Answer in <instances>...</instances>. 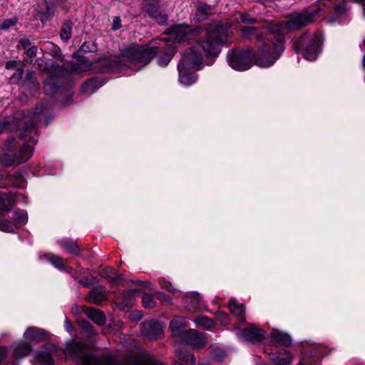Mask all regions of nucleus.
I'll list each match as a JSON object with an SVG mask.
<instances>
[{"instance_id":"nucleus-43","label":"nucleus","mask_w":365,"mask_h":365,"mask_svg":"<svg viewBox=\"0 0 365 365\" xmlns=\"http://www.w3.org/2000/svg\"><path fill=\"white\" fill-rule=\"evenodd\" d=\"M37 53V47L36 46H32L26 48V54L29 58H34L36 56Z\"/></svg>"},{"instance_id":"nucleus-48","label":"nucleus","mask_w":365,"mask_h":365,"mask_svg":"<svg viewBox=\"0 0 365 365\" xmlns=\"http://www.w3.org/2000/svg\"><path fill=\"white\" fill-rule=\"evenodd\" d=\"M6 69H16L17 68V62L16 61H8L6 63Z\"/></svg>"},{"instance_id":"nucleus-2","label":"nucleus","mask_w":365,"mask_h":365,"mask_svg":"<svg viewBox=\"0 0 365 365\" xmlns=\"http://www.w3.org/2000/svg\"><path fill=\"white\" fill-rule=\"evenodd\" d=\"M156 54L155 47L132 44L121 50L120 55L115 57V63L118 68L133 66V69L138 71L147 66Z\"/></svg>"},{"instance_id":"nucleus-28","label":"nucleus","mask_w":365,"mask_h":365,"mask_svg":"<svg viewBox=\"0 0 365 365\" xmlns=\"http://www.w3.org/2000/svg\"><path fill=\"white\" fill-rule=\"evenodd\" d=\"M193 322L197 327L204 329H210L215 326L213 320L205 316H198Z\"/></svg>"},{"instance_id":"nucleus-47","label":"nucleus","mask_w":365,"mask_h":365,"mask_svg":"<svg viewBox=\"0 0 365 365\" xmlns=\"http://www.w3.org/2000/svg\"><path fill=\"white\" fill-rule=\"evenodd\" d=\"M78 282L85 287H88L92 284L91 279L88 277L80 279Z\"/></svg>"},{"instance_id":"nucleus-23","label":"nucleus","mask_w":365,"mask_h":365,"mask_svg":"<svg viewBox=\"0 0 365 365\" xmlns=\"http://www.w3.org/2000/svg\"><path fill=\"white\" fill-rule=\"evenodd\" d=\"M228 307L232 313L237 317L239 322L242 323L245 321V307L243 304H238L235 299H231Z\"/></svg>"},{"instance_id":"nucleus-42","label":"nucleus","mask_w":365,"mask_h":365,"mask_svg":"<svg viewBox=\"0 0 365 365\" xmlns=\"http://www.w3.org/2000/svg\"><path fill=\"white\" fill-rule=\"evenodd\" d=\"M216 317L217 318V319L223 324V325H226L227 324H228V322H229V316L225 313V312H218L217 314H216Z\"/></svg>"},{"instance_id":"nucleus-54","label":"nucleus","mask_w":365,"mask_h":365,"mask_svg":"<svg viewBox=\"0 0 365 365\" xmlns=\"http://www.w3.org/2000/svg\"><path fill=\"white\" fill-rule=\"evenodd\" d=\"M46 10L48 17L51 16L53 14V11H51L48 6H46Z\"/></svg>"},{"instance_id":"nucleus-8","label":"nucleus","mask_w":365,"mask_h":365,"mask_svg":"<svg viewBox=\"0 0 365 365\" xmlns=\"http://www.w3.org/2000/svg\"><path fill=\"white\" fill-rule=\"evenodd\" d=\"M253 59L255 60V53L253 52L252 48L247 50L232 49L228 51L227 54L229 66L239 71L250 68Z\"/></svg>"},{"instance_id":"nucleus-3","label":"nucleus","mask_w":365,"mask_h":365,"mask_svg":"<svg viewBox=\"0 0 365 365\" xmlns=\"http://www.w3.org/2000/svg\"><path fill=\"white\" fill-rule=\"evenodd\" d=\"M230 28L223 26L207 32L200 45L207 57H216L220 53L221 46L228 43Z\"/></svg>"},{"instance_id":"nucleus-21","label":"nucleus","mask_w":365,"mask_h":365,"mask_svg":"<svg viewBox=\"0 0 365 365\" xmlns=\"http://www.w3.org/2000/svg\"><path fill=\"white\" fill-rule=\"evenodd\" d=\"M14 350V356L15 358L24 357L29 354L31 351V346L27 342L18 341L12 345Z\"/></svg>"},{"instance_id":"nucleus-24","label":"nucleus","mask_w":365,"mask_h":365,"mask_svg":"<svg viewBox=\"0 0 365 365\" xmlns=\"http://www.w3.org/2000/svg\"><path fill=\"white\" fill-rule=\"evenodd\" d=\"M104 83V81H98L96 79H91L82 85L81 91L83 93L92 94Z\"/></svg>"},{"instance_id":"nucleus-38","label":"nucleus","mask_w":365,"mask_h":365,"mask_svg":"<svg viewBox=\"0 0 365 365\" xmlns=\"http://www.w3.org/2000/svg\"><path fill=\"white\" fill-rule=\"evenodd\" d=\"M225 356V351L220 348L214 349L212 351V357L217 361H222Z\"/></svg>"},{"instance_id":"nucleus-6","label":"nucleus","mask_w":365,"mask_h":365,"mask_svg":"<svg viewBox=\"0 0 365 365\" xmlns=\"http://www.w3.org/2000/svg\"><path fill=\"white\" fill-rule=\"evenodd\" d=\"M270 336L274 346L266 349L264 352L272 356L271 359L275 365H289L292 360V356L289 351L284 350L283 352L277 351V354H272V351L276 350L278 346H289L292 343L290 336L279 330H274Z\"/></svg>"},{"instance_id":"nucleus-17","label":"nucleus","mask_w":365,"mask_h":365,"mask_svg":"<svg viewBox=\"0 0 365 365\" xmlns=\"http://www.w3.org/2000/svg\"><path fill=\"white\" fill-rule=\"evenodd\" d=\"M183 305L190 312H195L200 309L201 299L197 292H189L184 297Z\"/></svg>"},{"instance_id":"nucleus-5","label":"nucleus","mask_w":365,"mask_h":365,"mask_svg":"<svg viewBox=\"0 0 365 365\" xmlns=\"http://www.w3.org/2000/svg\"><path fill=\"white\" fill-rule=\"evenodd\" d=\"M85 345L82 343H74L70 349V354L78 357V365H133L134 362H118L110 354H105L98 357L92 354H86Z\"/></svg>"},{"instance_id":"nucleus-40","label":"nucleus","mask_w":365,"mask_h":365,"mask_svg":"<svg viewBox=\"0 0 365 365\" xmlns=\"http://www.w3.org/2000/svg\"><path fill=\"white\" fill-rule=\"evenodd\" d=\"M155 297L159 299L161 302L165 303V304H170L171 303V299L170 297L166 295L165 293L161 292H155Z\"/></svg>"},{"instance_id":"nucleus-49","label":"nucleus","mask_w":365,"mask_h":365,"mask_svg":"<svg viewBox=\"0 0 365 365\" xmlns=\"http://www.w3.org/2000/svg\"><path fill=\"white\" fill-rule=\"evenodd\" d=\"M8 353L7 348L6 346L0 347V362H1L5 357L6 356Z\"/></svg>"},{"instance_id":"nucleus-61","label":"nucleus","mask_w":365,"mask_h":365,"mask_svg":"<svg viewBox=\"0 0 365 365\" xmlns=\"http://www.w3.org/2000/svg\"><path fill=\"white\" fill-rule=\"evenodd\" d=\"M108 269H109V270H110V271H112V270H113V269H112V268H107V269H106V271H107V270H108Z\"/></svg>"},{"instance_id":"nucleus-39","label":"nucleus","mask_w":365,"mask_h":365,"mask_svg":"<svg viewBox=\"0 0 365 365\" xmlns=\"http://www.w3.org/2000/svg\"><path fill=\"white\" fill-rule=\"evenodd\" d=\"M16 22L17 19L16 18L6 19L0 25V29L4 31L8 30L11 26H14Z\"/></svg>"},{"instance_id":"nucleus-52","label":"nucleus","mask_w":365,"mask_h":365,"mask_svg":"<svg viewBox=\"0 0 365 365\" xmlns=\"http://www.w3.org/2000/svg\"><path fill=\"white\" fill-rule=\"evenodd\" d=\"M81 50H82L83 51H87L88 49V43L86 42L83 43L82 44V46H81Z\"/></svg>"},{"instance_id":"nucleus-59","label":"nucleus","mask_w":365,"mask_h":365,"mask_svg":"<svg viewBox=\"0 0 365 365\" xmlns=\"http://www.w3.org/2000/svg\"><path fill=\"white\" fill-rule=\"evenodd\" d=\"M298 365H305L303 362H299Z\"/></svg>"},{"instance_id":"nucleus-57","label":"nucleus","mask_w":365,"mask_h":365,"mask_svg":"<svg viewBox=\"0 0 365 365\" xmlns=\"http://www.w3.org/2000/svg\"><path fill=\"white\" fill-rule=\"evenodd\" d=\"M198 365H209V364L204 363L203 361H199Z\"/></svg>"},{"instance_id":"nucleus-60","label":"nucleus","mask_w":365,"mask_h":365,"mask_svg":"<svg viewBox=\"0 0 365 365\" xmlns=\"http://www.w3.org/2000/svg\"><path fill=\"white\" fill-rule=\"evenodd\" d=\"M48 18L46 16L44 19H41V21H43L45 19H47Z\"/></svg>"},{"instance_id":"nucleus-16","label":"nucleus","mask_w":365,"mask_h":365,"mask_svg":"<svg viewBox=\"0 0 365 365\" xmlns=\"http://www.w3.org/2000/svg\"><path fill=\"white\" fill-rule=\"evenodd\" d=\"M56 351V346L52 344H47L43 346V349L36 352V359L43 365H53L52 356Z\"/></svg>"},{"instance_id":"nucleus-51","label":"nucleus","mask_w":365,"mask_h":365,"mask_svg":"<svg viewBox=\"0 0 365 365\" xmlns=\"http://www.w3.org/2000/svg\"><path fill=\"white\" fill-rule=\"evenodd\" d=\"M65 329L69 333H71L73 329L72 324L68 321L67 318H66L65 320Z\"/></svg>"},{"instance_id":"nucleus-12","label":"nucleus","mask_w":365,"mask_h":365,"mask_svg":"<svg viewBox=\"0 0 365 365\" xmlns=\"http://www.w3.org/2000/svg\"><path fill=\"white\" fill-rule=\"evenodd\" d=\"M198 34V31L192 29L185 25H178L173 27L170 31V38L175 42L180 43L181 41L190 40L191 38Z\"/></svg>"},{"instance_id":"nucleus-37","label":"nucleus","mask_w":365,"mask_h":365,"mask_svg":"<svg viewBox=\"0 0 365 365\" xmlns=\"http://www.w3.org/2000/svg\"><path fill=\"white\" fill-rule=\"evenodd\" d=\"M239 20L241 23L247 24H255L257 22V20L247 13H240Z\"/></svg>"},{"instance_id":"nucleus-31","label":"nucleus","mask_w":365,"mask_h":365,"mask_svg":"<svg viewBox=\"0 0 365 365\" xmlns=\"http://www.w3.org/2000/svg\"><path fill=\"white\" fill-rule=\"evenodd\" d=\"M28 220L27 212L24 210H16L14 212V224L16 227V224H25Z\"/></svg>"},{"instance_id":"nucleus-53","label":"nucleus","mask_w":365,"mask_h":365,"mask_svg":"<svg viewBox=\"0 0 365 365\" xmlns=\"http://www.w3.org/2000/svg\"><path fill=\"white\" fill-rule=\"evenodd\" d=\"M82 326L83 327V328L88 329V327H90V324L88 322H82Z\"/></svg>"},{"instance_id":"nucleus-22","label":"nucleus","mask_w":365,"mask_h":365,"mask_svg":"<svg viewBox=\"0 0 365 365\" xmlns=\"http://www.w3.org/2000/svg\"><path fill=\"white\" fill-rule=\"evenodd\" d=\"M187 326V320L182 317H174L170 322V328L174 335L182 334L181 330Z\"/></svg>"},{"instance_id":"nucleus-33","label":"nucleus","mask_w":365,"mask_h":365,"mask_svg":"<svg viewBox=\"0 0 365 365\" xmlns=\"http://www.w3.org/2000/svg\"><path fill=\"white\" fill-rule=\"evenodd\" d=\"M158 283L162 289L167 290L170 293L175 294L178 291L170 282L164 278H159Z\"/></svg>"},{"instance_id":"nucleus-62","label":"nucleus","mask_w":365,"mask_h":365,"mask_svg":"<svg viewBox=\"0 0 365 365\" xmlns=\"http://www.w3.org/2000/svg\"><path fill=\"white\" fill-rule=\"evenodd\" d=\"M258 365H266V364H264V363H260V364H259Z\"/></svg>"},{"instance_id":"nucleus-25","label":"nucleus","mask_w":365,"mask_h":365,"mask_svg":"<svg viewBox=\"0 0 365 365\" xmlns=\"http://www.w3.org/2000/svg\"><path fill=\"white\" fill-rule=\"evenodd\" d=\"M213 14L212 8L210 5L204 3L198 2L197 5V15L198 21H203L209 15Z\"/></svg>"},{"instance_id":"nucleus-32","label":"nucleus","mask_w":365,"mask_h":365,"mask_svg":"<svg viewBox=\"0 0 365 365\" xmlns=\"http://www.w3.org/2000/svg\"><path fill=\"white\" fill-rule=\"evenodd\" d=\"M174 55V53L170 51H168L159 58H157V63L160 66H166L168 65L169 62L171 61Z\"/></svg>"},{"instance_id":"nucleus-29","label":"nucleus","mask_w":365,"mask_h":365,"mask_svg":"<svg viewBox=\"0 0 365 365\" xmlns=\"http://www.w3.org/2000/svg\"><path fill=\"white\" fill-rule=\"evenodd\" d=\"M59 245L68 253L78 255L80 249L78 246L76 242L73 240H62L59 242Z\"/></svg>"},{"instance_id":"nucleus-4","label":"nucleus","mask_w":365,"mask_h":365,"mask_svg":"<svg viewBox=\"0 0 365 365\" xmlns=\"http://www.w3.org/2000/svg\"><path fill=\"white\" fill-rule=\"evenodd\" d=\"M322 38L320 34L305 33L300 38L293 42L292 48L296 53H302L307 61L317 59Z\"/></svg>"},{"instance_id":"nucleus-9","label":"nucleus","mask_w":365,"mask_h":365,"mask_svg":"<svg viewBox=\"0 0 365 365\" xmlns=\"http://www.w3.org/2000/svg\"><path fill=\"white\" fill-rule=\"evenodd\" d=\"M38 69L48 75V78L44 81L43 90L46 95H52L58 92L59 87L56 82V77L62 72V68L53 61L38 63Z\"/></svg>"},{"instance_id":"nucleus-14","label":"nucleus","mask_w":365,"mask_h":365,"mask_svg":"<svg viewBox=\"0 0 365 365\" xmlns=\"http://www.w3.org/2000/svg\"><path fill=\"white\" fill-rule=\"evenodd\" d=\"M146 3L144 5L145 11L150 17L154 19L158 24H167L168 17L165 14L159 11L158 2L155 0H144Z\"/></svg>"},{"instance_id":"nucleus-13","label":"nucleus","mask_w":365,"mask_h":365,"mask_svg":"<svg viewBox=\"0 0 365 365\" xmlns=\"http://www.w3.org/2000/svg\"><path fill=\"white\" fill-rule=\"evenodd\" d=\"M182 341L191 346L194 349H200L203 347L207 342L205 335L202 333L192 329L183 332Z\"/></svg>"},{"instance_id":"nucleus-50","label":"nucleus","mask_w":365,"mask_h":365,"mask_svg":"<svg viewBox=\"0 0 365 365\" xmlns=\"http://www.w3.org/2000/svg\"><path fill=\"white\" fill-rule=\"evenodd\" d=\"M130 317L132 319L140 320L142 318V314L140 311H134L131 314Z\"/></svg>"},{"instance_id":"nucleus-10","label":"nucleus","mask_w":365,"mask_h":365,"mask_svg":"<svg viewBox=\"0 0 365 365\" xmlns=\"http://www.w3.org/2000/svg\"><path fill=\"white\" fill-rule=\"evenodd\" d=\"M14 205V200L13 196L0 192V230L4 232H14L16 230V226L3 217V214L9 212Z\"/></svg>"},{"instance_id":"nucleus-36","label":"nucleus","mask_w":365,"mask_h":365,"mask_svg":"<svg viewBox=\"0 0 365 365\" xmlns=\"http://www.w3.org/2000/svg\"><path fill=\"white\" fill-rule=\"evenodd\" d=\"M24 73V70L21 68H18L16 69L15 72L12 74V76L9 78L10 83L18 84L22 78Z\"/></svg>"},{"instance_id":"nucleus-11","label":"nucleus","mask_w":365,"mask_h":365,"mask_svg":"<svg viewBox=\"0 0 365 365\" xmlns=\"http://www.w3.org/2000/svg\"><path fill=\"white\" fill-rule=\"evenodd\" d=\"M265 334L263 329L250 324L247 328L239 330L237 335L243 341L259 342L264 338Z\"/></svg>"},{"instance_id":"nucleus-63","label":"nucleus","mask_w":365,"mask_h":365,"mask_svg":"<svg viewBox=\"0 0 365 365\" xmlns=\"http://www.w3.org/2000/svg\"><path fill=\"white\" fill-rule=\"evenodd\" d=\"M11 365H16V364H14V363H12V364H11Z\"/></svg>"},{"instance_id":"nucleus-1","label":"nucleus","mask_w":365,"mask_h":365,"mask_svg":"<svg viewBox=\"0 0 365 365\" xmlns=\"http://www.w3.org/2000/svg\"><path fill=\"white\" fill-rule=\"evenodd\" d=\"M43 110L44 105L39 104L31 115H25L24 112L19 111L15 116L0 118V133L6 130L17 129L24 125L20 133V138L24 141V145L20 149L16 151V139L13 137H9L4 144L5 153L0 155V163L4 166L19 165L32 156L38 139L36 125L38 115Z\"/></svg>"},{"instance_id":"nucleus-55","label":"nucleus","mask_w":365,"mask_h":365,"mask_svg":"<svg viewBox=\"0 0 365 365\" xmlns=\"http://www.w3.org/2000/svg\"><path fill=\"white\" fill-rule=\"evenodd\" d=\"M144 285H145L146 287H148V288H150V287H150V283L149 282H148V281H146V282H144Z\"/></svg>"},{"instance_id":"nucleus-7","label":"nucleus","mask_w":365,"mask_h":365,"mask_svg":"<svg viewBox=\"0 0 365 365\" xmlns=\"http://www.w3.org/2000/svg\"><path fill=\"white\" fill-rule=\"evenodd\" d=\"M202 56L193 48L187 49L182 55L181 61L178 65V70L179 72V81L181 84L189 86L196 82L197 76L192 75L190 76V81H186L183 74L185 68H190L193 69L200 70L202 68Z\"/></svg>"},{"instance_id":"nucleus-18","label":"nucleus","mask_w":365,"mask_h":365,"mask_svg":"<svg viewBox=\"0 0 365 365\" xmlns=\"http://www.w3.org/2000/svg\"><path fill=\"white\" fill-rule=\"evenodd\" d=\"M24 337L29 342L37 344L44 340L46 337V331L41 329L29 327L25 331Z\"/></svg>"},{"instance_id":"nucleus-15","label":"nucleus","mask_w":365,"mask_h":365,"mask_svg":"<svg viewBox=\"0 0 365 365\" xmlns=\"http://www.w3.org/2000/svg\"><path fill=\"white\" fill-rule=\"evenodd\" d=\"M141 334L149 339H155L163 333V327L157 321L144 322L141 326Z\"/></svg>"},{"instance_id":"nucleus-30","label":"nucleus","mask_w":365,"mask_h":365,"mask_svg":"<svg viewBox=\"0 0 365 365\" xmlns=\"http://www.w3.org/2000/svg\"><path fill=\"white\" fill-rule=\"evenodd\" d=\"M73 24L71 21H66L61 31V37L63 41H68L71 37Z\"/></svg>"},{"instance_id":"nucleus-34","label":"nucleus","mask_w":365,"mask_h":365,"mask_svg":"<svg viewBox=\"0 0 365 365\" xmlns=\"http://www.w3.org/2000/svg\"><path fill=\"white\" fill-rule=\"evenodd\" d=\"M48 261L53 267H55L56 268H57L58 269H63L65 268V265H64L63 259L58 256L51 255L48 258Z\"/></svg>"},{"instance_id":"nucleus-46","label":"nucleus","mask_w":365,"mask_h":365,"mask_svg":"<svg viewBox=\"0 0 365 365\" xmlns=\"http://www.w3.org/2000/svg\"><path fill=\"white\" fill-rule=\"evenodd\" d=\"M192 68H185L184 71H183V76H185V80L186 81H190V76H192V75H196L195 73H189V71L191 70Z\"/></svg>"},{"instance_id":"nucleus-27","label":"nucleus","mask_w":365,"mask_h":365,"mask_svg":"<svg viewBox=\"0 0 365 365\" xmlns=\"http://www.w3.org/2000/svg\"><path fill=\"white\" fill-rule=\"evenodd\" d=\"M86 314L88 318L96 324L102 325L105 323V316L100 310L94 308H90L88 309Z\"/></svg>"},{"instance_id":"nucleus-19","label":"nucleus","mask_w":365,"mask_h":365,"mask_svg":"<svg viewBox=\"0 0 365 365\" xmlns=\"http://www.w3.org/2000/svg\"><path fill=\"white\" fill-rule=\"evenodd\" d=\"M87 299L88 302L99 305L106 301L108 299V297L104 288L93 287L89 292Z\"/></svg>"},{"instance_id":"nucleus-56","label":"nucleus","mask_w":365,"mask_h":365,"mask_svg":"<svg viewBox=\"0 0 365 365\" xmlns=\"http://www.w3.org/2000/svg\"><path fill=\"white\" fill-rule=\"evenodd\" d=\"M111 278H112V279H113V281H115V280L118 279L119 276L115 274L114 277H111Z\"/></svg>"},{"instance_id":"nucleus-35","label":"nucleus","mask_w":365,"mask_h":365,"mask_svg":"<svg viewBox=\"0 0 365 365\" xmlns=\"http://www.w3.org/2000/svg\"><path fill=\"white\" fill-rule=\"evenodd\" d=\"M143 306L147 309H152L155 307L153 297L149 294H144L142 297Z\"/></svg>"},{"instance_id":"nucleus-58","label":"nucleus","mask_w":365,"mask_h":365,"mask_svg":"<svg viewBox=\"0 0 365 365\" xmlns=\"http://www.w3.org/2000/svg\"><path fill=\"white\" fill-rule=\"evenodd\" d=\"M73 56L74 58H76L77 57V52L74 53Z\"/></svg>"},{"instance_id":"nucleus-20","label":"nucleus","mask_w":365,"mask_h":365,"mask_svg":"<svg viewBox=\"0 0 365 365\" xmlns=\"http://www.w3.org/2000/svg\"><path fill=\"white\" fill-rule=\"evenodd\" d=\"M91 68V63H90L89 61L85 57H81L79 58L78 62L71 64V67L68 68V71L71 73H81L90 71Z\"/></svg>"},{"instance_id":"nucleus-45","label":"nucleus","mask_w":365,"mask_h":365,"mask_svg":"<svg viewBox=\"0 0 365 365\" xmlns=\"http://www.w3.org/2000/svg\"><path fill=\"white\" fill-rule=\"evenodd\" d=\"M19 43L24 49H26L27 48L32 46L31 42L28 38H22Z\"/></svg>"},{"instance_id":"nucleus-44","label":"nucleus","mask_w":365,"mask_h":365,"mask_svg":"<svg viewBox=\"0 0 365 365\" xmlns=\"http://www.w3.org/2000/svg\"><path fill=\"white\" fill-rule=\"evenodd\" d=\"M120 23H121V21H120V17L115 16L113 19L112 29L114 31L119 29L121 26Z\"/></svg>"},{"instance_id":"nucleus-26","label":"nucleus","mask_w":365,"mask_h":365,"mask_svg":"<svg viewBox=\"0 0 365 365\" xmlns=\"http://www.w3.org/2000/svg\"><path fill=\"white\" fill-rule=\"evenodd\" d=\"M175 356L178 360L189 365H195V358L194 355L191 354L187 351L182 349H178L175 350Z\"/></svg>"},{"instance_id":"nucleus-41","label":"nucleus","mask_w":365,"mask_h":365,"mask_svg":"<svg viewBox=\"0 0 365 365\" xmlns=\"http://www.w3.org/2000/svg\"><path fill=\"white\" fill-rule=\"evenodd\" d=\"M25 81L29 85L36 86L37 83L35 77V73L33 71H28L26 75Z\"/></svg>"}]
</instances>
